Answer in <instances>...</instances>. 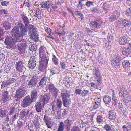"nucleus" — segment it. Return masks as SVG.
Returning <instances> with one entry per match:
<instances>
[{"mask_svg":"<svg viewBox=\"0 0 131 131\" xmlns=\"http://www.w3.org/2000/svg\"><path fill=\"white\" fill-rule=\"evenodd\" d=\"M26 27L24 25L21 20H19L17 26H15L11 31L13 37H15V40L20 41L23 36L26 35L27 32Z\"/></svg>","mask_w":131,"mask_h":131,"instance_id":"nucleus-1","label":"nucleus"},{"mask_svg":"<svg viewBox=\"0 0 131 131\" xmlns=\"http://www.w3.org/2000/svg\"><path fill=\"white\" fill-rule=\"evenodd\" d=\"M14 38L13 39L10 36H7L4 42L7 46L6 47L10 49L14 48L16 45L15 43L17 41L15 40V37H13Z\"/></svg>","mask_w":131,"mask_h":131,"instance_id":"nucleus-2","label":"nucleus"},{"mask_svg":"<svg viewBox=\"0 0 131 131\" xmlns=\"http://www.w3.org/2000/svg\"><path fill=\"white\" fill-rule=\"evenodd\" d=\"M101 22L100 21L93 18L90 22V26L92 30L95 31H97L98 29L100 28V26L101 25Z\"/></svg>","mask_w":131,"mask_h":131,"instance_id":"nucleus-3","label":"nucleus"},{"mask_svg":"<svg viewBox=\"0 0 131 131\" xmlns=\"http://www.w3.org/2000/svg\"><path fill=\"white\" fill-rule=\"evenodd\" d=\"M26 91V89L23 86L20 87L17 90L15 96L16 101H20V99L24 96Z\"/></svg>","mask_w":131,"mask_h":131,"instance_id":"nucleus-4","label":"nucleus"},{"mask_svg":"<svg viewBox=\"0 0 131 131\" xmlns=\"http://www.w3.org/2000/svg\"><path fill=\"white\" fill-rule=\"evenodd\" d=\"M48 53L45 48L43 46H41L39 50V54L41 61H43L45 60H49L46 56Z\"/></svg>","mask_w":131,"mask_h":131,"instance_id":"nucleus-5","label":"nucleus"},{"mask_svg":"<svg viewBox=\"0 0 131 131\" xmlns=\"http://www.w3.org/2000/svg\"><path fill=\"white\" fill-rule=\"evenodd\" d=\"M28 28V34L31 38H33L36 36L37 33V29L35 27L34 25L31 24L26 27Z\"/></svg>","mask_w":131,"mask_h":131,"instance_id":"nucleus-6","label":"nucleus"},{"mask_svg":"<svg viewBox=\"0 0 131 131\" xmlns=\"http://www.w3.org/2000/svg\"><path fill=\"white\" fill-rule=\"evenodd\" d=\"M122 60V58L118 54H117L114 56L112 58L111 64L113 67H118L119 66V61Z\"/></svg>","mask_w":131,"mask_h":131,"instance_id":"nucleus-7","label":"nucleus"},{"mask_svg":"<svg viewBox=\"0 0 131 131\" xmlns=\"http://www.w3.org/2000/svg\"><path fill=\"white\" fill-rule=\"evenodd\" d=\"M48 86L50 92L54 96L55 99H56L58 93V90L54 86V85L51 83L48 84Z\"/></svg>","mask_w":131,"mask_h":131,"instance_id":"nucleus-8","label":"nucleus"},{"mask_svg":"<svg viewBox=\"0 0 131 131\" xmlns=\"http://www.w3.org/2000/svg\"><path fill=\"white\" fill-rule=\"evenodd\" d=\"M33 102L30 97L28 96H26L23 99L21 103V106L24 107H26L29 105Z\"/></svg>","mask_w":131,"mask_h":131,"instance_id":"nucleus-9","label":"nucleus"},{"mask_svg":"<svg viewBox=\"0 0 131 131\" xmlns=\"http://www.w3.org/2000/svg\"><path fill=\"white\" fill-rule=\"evenodd\" d=\"M1 101L2 103H5L9 99L10 95L7 91H4L2 93Z\"/></svg>","mask_w":131,"mask_h":131,"instance_id":"nucleus-10","label":"nucleus"},{"mask_svg":"<svg viewBox=\"0 0 131 131\" xmlns=\"http://www.w3.org/2000/svg\"><path fill=\"white\" fill-rule=\"evenodd\" d=\"M19 42L17 45L18 49L21 51H24L26 45V40H25L24 39L22 40L21 39L20 41H17L16 42Z\"/></svg>","mask_w":131,"mask_h":131,"instance_id":"nucleus-11","label":"nucleus"},{"mask_svg":"<svg viewBox=\"0 0 131 131\" xmlns=\"http://www.w3.org/2000/svg\"><path fill=\"white\" fill-rule=\"evenodd\" d=\"M49 60H45L43 61H40L39 69L41 72H46V71L47 65L48 63Z\"/></svg>","mask_w":131,"mask_h":131,"instance_id":"nucleus-12","label":"nucleus"},{"mask_svg":"<svg viewBox=\"0 0 131 131\" xmlns=\"http://www.w3.org/2000/svg\"><path fill=\"white\" fill-rule=\"evenodd\" d=\"M38 82L37 79L35 77H32L28 82V85L29 88H34L36 86Z\"/></svg>","mask_w":131,"mask_h":131,"instance_id":"nucleus-13","label":"nucleus"},{"mask_svg":"<svg viewBox=\"0 0 131 131\" xmlns=\"http://www.w3.org/2000/svg\"><path fill=\"white\" fill-rule=\"evenodd\" d=\"M51 96L50 94L48 93L44 95L42 97V99L41 100L40 102H42L43 104H42L43 107H44V105L49 102Z\"/></svg>","mask_w":131,"mask_h":131,"instance_id":"nucleus-14","label":"nucleus"},{"mask_svg":"<svg viewBox=\"0 0 131 131\" xmlns=\"http://www.w3.org/2000/svg\"><path fill=\"white\" fill-rule=\"evenodd\" d=\"M103 99L104 102L106 105L110 107L112 105L111 102V97L108 95H105L103 96Z\"/></svg>","mask_w":131,"mask_h":131,"instance_id":"nucleus-15","label":"nucleus"},{"mask_svg":"<svg viewBox=\"0 0 131 131\" xmlns=\"http://www.w3.org/2000/svg\"><path fill=\"white\" fill-rule=\"evenodd\" d=\"M41 5L42 8L45 9H51V8H54L49 1H47L46 2H43L41 3Z\"/></svg>","mask_w":131,"mask_h":131,"instance_id":"nucleus-16","label":"nucleus"},{"mask_svg":"<svg viewBox=\"0 0 131 131\" xmlns=\"http://www.w3.org/2000/svg\"><path fill=\"white\" fill-rule=\"evenodd\" d=\"M36 61L35 57L32 56L30 57L28 61V66L30 68L33 69L36 66Z\"/></svg>","mask_w":131,"mask_h":131,"instance_id":"nucleus-17","label":"nucleus"},{"mask_svg":"<svg viewBox=\"0 0 131 131\" xmlns=\"http://www.w3.org/2000/svg\"><path fill=\"white\" fill-rule=\"evenodd\" d=\"M15 67L16 70L19 72H21L24 68L21 61H19L16 62Z\"/></svg>","mask_w":131,"mask_h":131,"instance_id":"nucleus-18","label":"nucleus"},{"mask_svg":"<svg viewBox=\"0 0 131 131\" xmlns=\"http://www.w3.org/2000/svg\"><path fill=\"white\" fill-rule=\"evenodd\" d=\"M130 48L131 47L129 46L124 47L122 50L123 54L126 56H127L129 55L131 52Z\"/></svg>","mask_w":131,"mask_h":131,"instance_id":"nucleus-19","label":"nucleus"},{"mask_svg":"<svg viewBox=\"0 0 131 131\" xmlns=\"http://www.w3.org/2000/svg\"><path fill=\"white\" fill-rule=\"evenodd\" d=\"M40 120V117L37 116L34 118L33 121V123L34 126L36 128L35 131H36L37 129L39 128V122Z\"/></svg>","mask_w":131,"mask_h":131,"instance_id":"nucleus-20","label":"nucleus"},{"mask_svg":"<svg viewBox=\"0 0 131 131\" xmlns=\"http://www.w3.org/2000/svg\"><path fill=\"white\" fill-rule=\"evenodd\" d=\"M70 93L69 91L65 89H63L61 92L62 98H68L70 96Z\"/></svg>","mask_w":131,"mask_h":131,"instance_id":"nucleus-21","label":"nucleus"},{"mask_svg":"<svg viewBox=\"0 0 131 131\" xmlns=\"http://www.w3.org/2000/svg\"><path fill=\"white\" fill-rule=\"evenodd\" d=\"M37 89H34L31 91V98L33 101H35L37 97Z\"/></svg>","mask_w":131,"mask_h":131,"instance_id":"nucleus-22","label":"nucleus"},{"mask_svg":"<svg viewBox=\"0 0 131 131\" xmlns=\"http://www.w3.org/2000/svg\"><path fill=\"white\" fill-rule=\"evenodd\" d=\"M43 103L41 104V102H37L36 103L35 105V107L36 111L38 113L40 112L41 110H42L43 107L42 104Z\"/></svg>","mask_w":131,"mask_h":131,"instance_id":"nucleus-23","label":"nucleus"},{"mask_svg":"<svg viewBox=\"0 0 131 131\" xmlns=\"http://www.w3.org/2000/svg\"><path fill=\"white\" fill-rule=\"evenodd\" d=\"M21 18L23 20V21L26 27H28L29 25L31 24H29V19L24 14H22L21 15Z\"/></svg>","mask_w":131,"mask_h":131,"instance_id":"nucleus-24","label":"nucleus"},{"mask_svg":"<svg viewBox=\"0 0 131 131\" xmlns=\"http://www.w3.org/2000/svg\"><path fill=\"white\" fill-rule=\"evenodd\" d=\"M109 119L111 120L114 119L116 118V116L115 111L113 110L110 111L108 113Z\"/></svg>","mask_w":131,"mask_h":131,"instance_id":"nucleus-25","label":"nucleus"},{"mask_svg":"<svg viewBox=\"0 0 131 131\" xmlns=\"http://www.w3.org/2000/svg\"><path fill=\"white\" fill-rule=\"evenodd\" d=\"M63 105L65 107H69L71 104V101L69 97L68 98H62Z\"/></svg>","mask_w":131,"mask_h":131,"instance_id":"nucleus-26","label":"nucleus"},{"mask_svg":"<svg viewBox=\"0 0 131 131\" xmlns=\"http://www.w3.org/2000/svg\"><path fill=\"white\" fill-rule=\"evenodd\" d=\"M127 38L125 36H123L119 38L118 42L120 45H124L127 42Z\"/></svg>","mask_w":131,"mask_h":131,"instance_id":"nucleus-27","label":"nucleus"},{"mask_svg":"<svg viewBox=\"0 0 131 131\" xmlns=\"http://www.w3.org/2000/svg\"><path fill=\"white\" fill-rule=\"evenodd\" d=\"M122 24L125 27H128L131 25V22L129 20L124 19L122 21Z\"/></svg>","mask_w":131,"mask_h":131,"instance_id":"nucleus-28","label":"nucleus"},{"mask_svg":"<svg viewBox=\"0 0 131 131\" xmlns=\"http://www.w3.org/2000/svg\"><path fill=\"white\" fill-rule=\"evenodd\" d=\"M43 120L48 127L49 128H51L52 126L51 125V122L48 119V116L45 115Z\"/></svg>","mask_w":131,"mask_h":131,"instance_id":"nucleus-29","label":"nucleus"},{"mask_svg":"<svg viewBox=\"0 0 131 131\" xmlns=\"http://www.w3.org/2000/svg\"><path fill=\"white\" fill-rule=\"evenodd\" d=\"M48 79V78L46 77H44L41 79L39 83V86L42 87H43L46 84V82Z\"/></svg>","mask_w":131,"mask_h":131,"instance_id":"nucleus-30","label":"nucleus"},{"mask_svg":"<svg viewBox=\"0 0 131 131\" xmlns=\"http://www.w3.org/2000/svg\"><path fill=\"white\" fill-rule=\"evenodd\" d=\"M122 64L123 68L126 69L129 68L130 66V63L129 62L128 60H124L122 62Z\"/></svg>","mask_w":131,"mask_h":131,"instance_id":"nucleus-31","label":"nucleus"},{"mask_svg":"<svg viewBox=\"0 0 131 131\" xmlns=\"http://www.w3.org/2000/svg\"><path fill=\"white\" fill-rule=\"evenodd\" d=\"M100 105V104L99 102H94L92 104L91 107L92 109H95L99 108Z\"/></svg>","mask_w":131,"mask_h":131,"instance_id":"nucleus-32","label":"nucleus"},{"mask_svg":"<svg viewBox=\"0 0 131 131\" xmlns=\"http://www.w3.org/2000/svg\"><path fill=\"white\" fill-rule=\"evenodd\" d=\"M3 27L6 30H8L10 27V24L8 22L6 21H4L3 23Z\"/></svg>","mask_w":131,"mask_h":131,"instance_id":"nucleus-33","label":"nucleus"},{"mask_svg":"<svg viewBox=\"0 0 131 131\" xmlns=\"http://www.w3.org/2000/svg\"><path fill=\"white\" fill-rule=\"evenodd\" d=\"M64 124L63 122H61L59 125L57 131H63L64 129Z\"/></svg>","mask_w":131,"mask_h":131,"instance_id":"nucleus-34","label":"nucleus"},{"mask_svg":"<svg viewBox=\"0 0 131 131\" xmlns=\"http://www.w3.org/2000/svg\"><path fill=\"white\" fill-rule=\"evenodd\" d=\"M65 123L64 125L67 126V127H70L71 126V125L73 123V122L72 120L67 119L64 121Z\"/></svg>","mask_w":131,"mask_h":131,"instance_id":"nucleus-35","label":"nucleus"},{"mask_svg":"<svg viewBox=\"0 0 131 131\" xmlns=\"http://www.w3.org/2000/svg\"><path fill=\"white\" fill-rule=\"evenodd\" d=\"M112 101L111 102L112 105L113 104L114 105H116L117 103V101L116 97L114 94H113L112 96Z\"/></svg>","mask_w":131,"mask_h":131,"instance_id":"nucleus-36","label":"nucleus"},{"mask_svg":"<svg viewBox=\"0 0 131 131\" xmlns=\"http://www.w3.org/2000/svg\"><path fill=\"white\" fill-rule=\"evenodd\" d=\"M45 31L51 36H52L54 34V33L52 32V30L50 28H48L47 27L44 28Z\"/></svg>","mask_w":131,"mask_h":131,"instance_id":"nucleus-37","label":"nucleus"},{"mask_svg":"<svg viewBox=\"0 0 131 131\" xmlns=\"http://www.w3.org/2000/svg\"><path fill=\"white\" fill-rule=\"evenodd\" d=\"M89 91L88 90H84L82 91L81 93V95L82 97L85 96L89 95Z\"/></svg>","mask_w":131,"mask_h":131,"instance_id":"nucleus-38","label":"nucleus"},{"mask_svg":"<svg viewBox=\"0 0 131 131\" xmlns=\"http://www.w3.org/2000/svg\"><path fill=\"white\" fill-rule=\"evenodd\" d=\"M6 115V112L4 109H0V117L3 118Z\"/></svg>","mask_w":131,"mask_h":131,"instance_id":"nucleus-39","label":"nucleus"},{"mask_svg":"<svg viewBox=\"0 0 131 131\" xmlns=\"http://www.w3.org/2000/svg\"><path fill=\"white\" fill-rule=\"evenodd\" d=\"M91 11L94 13H99V8L97 7H93L91 8Z\"/></svg>","mask_w":131,"mask_h":131,"instance_id":"nucleus-40","label":"nucleus"},{"mask_svg":"<svg viewBox=\"0 0 131 131\" xmlns=\"http://www.w3.org/2000/svg\"><path fill=\"white\" fill-rule=\"evenodd\" d=\"M28 111L27 110H23L20 112L21 115L23 117L27 115L28 113Z\"/></svg>","mask_w":131,"mask_h":131,"instance_id":"nucleus-41","label":"nucleus"},{"mask_svg":"<svg viewBox=\"0 0 131 131\" xmlns=\"http://www.w3.org/2000/svg\"><path fill=\"white\" fill-rule=\"evenodd\" d=\"M98 70V68L96 69L95 72L94 74V76L95 79L97 78L98 77L100 78V77L101 76V74L100 73Z\"/></svg>","mask_w":131,"mask_h":131,"instance_id":"nucleus-42","label":"nucleus"},{"mask_svg":"<svg viewBox=\"0 0 131 131\" xmlns=\"http://www.w3.org/2000/svg\"><path fill=\"white\" fill-rule=\"evenodd\" d=\"M29 50L32 51H36L37 49V47L35 45H31L30 46H29Z\"/></svg>","mask_w":131,"mask_h":131,"instance_id":"nucleus-43","label":"nucleus"},{"mask_svg":"<svg viewBox=\"0 0 131 131\" xmlns=\"http://www.w3.org/2000/svg\"><path fill=\"white\" fill-rule=\"evenodd\" d=\"M110 6L107 2L104 3L103 4V8L104 10L105 11H106L107 9Z\"/></svg>","mask_w":131,"mask_h":131,"instance_id":"nucleus-44","label":"nucleus"},{"mask_svg":"<svg viewBox=\"0 0 131 131\" xmlns=\"http://www.w3.org/2000/svg\"><path fill=\"white\" fill-rule=\"evenodd\" d=\"M104 118L101 116L100 115L97 116L96 120L97 122L101 123L104 121Z\"/></svg>","mask_w":131,"mask_h":131,"instance_id":"nucleus-45","label":"nucleus"},{"mask_svg":"<svg viewBox=\"0 0 131 131\" xmlns=\"http://www.w3.org/2000/svg\"><path fill=\"white\" fill-rule=\"evenodd\" d=\"M57 107H58V109L60 108L62 106V103L61 101L59 99H57Z\"/></svg>","mask_w":131,"mask_h":131,"instance_id":"nucleus-46","label":"nucleus"},{"mask_svg":"<svg viewBox=\"0 0 131 131\" xmlns=\"http://www.w3.org/2000/svg\"><path fill=\"white\" fill-rule=\"evenodd\" d=\"M112 16L114 17V18L116 19L120 16V14L117 11H115L114 12Z\"/></svg>","mask_w":131,"mask_h":131,"instance_id":"nucleus-47","label":"nucleus"},{"mask_svg":"<svg viewBox=\"0 0 131 131\" xmlns=\"http://www.w3.org/2000/svg\"><path fill=\"white\" fill-rule=\"evenodd\" d=\"M17 125L18 129H19L23 126V123L21 121L19 120L18 121Z\"/></svg>","mask_w":131,"mask_h":131,"instance_id":"nucleus-48","label":"nucleus"},{"mask_svg":"<svg viewBox=\"0 0 131 131\" xmlns=\"http://www.w3.org/2000/svg\"><path fill=\"white\" fill-rule=\"evenodd\" d=\"M79 127L78 126H73L71 129V131H80Z\"/></svg>","mask_w":131,"mask_h":131,"instance_id":"nucleus-49","label":"nucleus"},{"mask_svg":"<svg viewBox=\"0 0 131 131\" xmlns=\"http://www.w3.org/2000/svg\"><path fill=\"white\" fill-rule=\"evenodd\" d=\"M104 128L106 131H110L111 130V127L108 124L105 125Z\"/></svg>","mask_w":131,"mask_h":131,"instance_id":"nucleus-50","label":"nucleus"},{"mask_svg":"<svg viewBox=\"0 0 131 131\" xmlns=\"http://www.w3.org/2000/svg\"><path fill=\"white\" fill-rule=\"evenodd\" d=\"M57 70L56 69H51L50 71V72L51 73L52 75H54L56 73H59L58 72H57Z\"/></svg>","mask_w":131,"mask_h":131,"instance_id":"nucleus-51","label":"nucleus"},{"mask_svg":"<svg viewBox=\"0 0 131 131\" xmlns=\"http://www.w3.org/2000/svg\"><path fill=\"white\" fill-rule=\"evenodd\" d=\"M3 30L2 28H0V40L1 41L3 40Z\"/></svg>","mask_w":131,"mask_h":131,"instance_id":"nucleus-52","label":"nucleus"},{"mask_svg":"<svg viewBox=\"0 0 131 131\" xmlns=\"http://www.w3.org/2000/svg\"><path fill=\"white\" fill-rule=\"evenodd\" d=\"M93 3L90 1H88L86 3V5L88 7H90L93 5Z\"/></svg>","mask_w":131,"mask_h":131,"instance_id":"nucleus-53","label":"nucleus"},{"mask_svg":"<svg viewBox=\"0 0 131 131\" xmlns=\"http://www.w3.org/2000/svg\"><path fill=\"white\" fill-rule=\"evenodd\" d=\"M41 11L39 9H37L36 12V16L35 15V16L36 17H38V16L40 15L41 14Z\"/></svg>","mask_w":131,"mask_h":131,"instance_id":"nucleus-54","label":"nucleus"},{"mask_svg":"<svg viewBox=\"0 0 131 131\" xmlns=\"http://www.w3.org/2000/svg\"><path fill=\"white\" fill-rule=\"evenodd\" d=\"M5 55L3 53L0 52V61H3L5 58Z\"/></svg>","mask_w":131,"mask_h":131,"instance_id":"nucleus-55","label":"nucleus"},{"mask_svg":"<svg viewBox=\"0 0 131 131\" xmlns=\"http://www.w3.org/2000/svg\"><path fill=\"white\" fill-rule=\"evenodd\" d=\"M52 110L54 112H55L56 111H57L58 107H57V106L55 105H53L52 106Z\"/></svg>","mask_w":131,"mask_h":131,"instance_id":"nucleus-56","label":"nucleus"},{"mask_svg":"<svg viewBox=\"0 0 131 131\" xmlns=\"http://www.w3.org/2000/svg\"><path fill=\"white\" fill-rule=\"evenodd\" d=\"M7 12L4 9H2L0 10V13L1 15L4 14L6 15L7 14Z\"/></svg>","mask_w":131,"mask_h":131,"instance_id":"nucleus-57","label":"nucleus"},{"mask_svg":"<svg viewBox=\"0 0 131 131\" xmlns=\"http://www.w3.org/2000/svg\"><path fill=\"white\" fill-rule=\"evenodd\" d=\"M90 84L91 87L92 88H96L97 87V85L96 83L91 82V83Z\"/></svg>","mask_w":131,"mask_h":131,"instance_id":"nucleus-58","label":"nucleus"},{"mask_svg":"<svg viewBox=\"0 0 131 131\" xmlns=\"http://www.w3.org/2000/svg\"><path fill=\"white\" fill-rule=\"evenodd\" d=\"M58 59L57 58H55L52 59V60L53 62L57 66L58 64Z\"/></svg>","mask_w":131,"mask_h":131,"instance_id":"nucleus-59","label":"nucleus"},{"mask_svg":"<svg viewBox=\"0 0 131 131\" xmlns=\"http://www.w3.org/2000/svg\"><path fill=\"white\" fill-rule=\"evenodd\" d=\"M81 89H77L75 90V93L76 94L80 95L81 94Z\"/></svg>","mask_w":131,"mask_h":131,"instance_id":"nucleus-60","label":"nucleus"},{"mask_svg":"<svg viewBox=\"0 0 131 131\" xmlns=\"http://www.w3.org/2000/svg\"><path fill=\"white\" fill-rule=\"evenodd\" d=\"M8 3V2L4 1L1 2V4L3 6H6Z\"/></svg>","mask_w":131,"mask_h":131,"instance_id":"nucleus-61","label":"nucleus"},{"mask_svg":"<svg viewBox=\"0 0 131 131\" xmlns=\"http://www.w3.org/2000/svg\"><path fill=\"white\" fill-rule=\"evenodd\" d=\"M60 65L63 69H64L66 66V64L63 62H62L60 63Z\"/></svg>","mask_w":131,"mask_h":131,"instance_id":"nucleus-62","label":"nucleus"},{"mask_svg":"<svg viewBox=\"0 0 131 131\" xmlns=\"http://www.w3.org/2000/svg\"><path fill=\"white\" fill-rule=\"evenodd\" d=\"M127 10L129 12H126V14L129 16L131 15V7L129 8Z\"/></svg>","mask_w":131,"mask_h":131,"instance_id":"nucleus-63","label":"nucleus"},{"mask_svg":"<svg viewBox=\"0 0 131 131\" xmlns=\"http://www.w3.org/2000/svg\"><path fill=\"white\" fill-rule=\"evenodd\" d=\"M67 112L68 110L66 109H64L62 113V116L66 115L67 114Z\"/></svg>","mask_w":131,"mask_h":131,"instance_id":"nucleus-64","label":"nucleus"}]
</instances>
